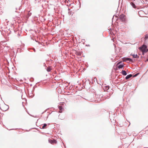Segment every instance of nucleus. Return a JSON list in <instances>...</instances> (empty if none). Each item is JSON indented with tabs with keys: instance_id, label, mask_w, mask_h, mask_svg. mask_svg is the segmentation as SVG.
Listing matches in <instances>:
<instances>
[{
	"instance_id": "f257e3e1",
	"label": "nucleus",
	"mask_w": 148,
	"mask_h": 148,
	"mask_svg": "<svg viewBox=\"0 0 148 148\" xmlns=\"http://www.w3.org/2000/svg\"><path fill=\"white\" fill-rule=\"evenodd\" d=\"M147 46L145 45H143L141 47L139 48V49L141 51L143 55L144 54L145 52H146L148 51L147 48Z\"/></svg>"
},
{
	"instance_id": "f03ea898",
	"label": "nucleus",
	"mask_w": 148,
	"mask_h": 148,
	"mask_svg": "<svg viewBox=\"0 0 148 148\" xmlns=\"http://www.w3.org/2000/svg\"><path fill=\"white\" fill-rule=\"evenodd\" d=\"M119 19L122 22H125V16L123 14L121 15L119 17Z\"/></svg>"
},
{
	"instance_id": "7ed1b4c3",
	"label": "nucleus",
	"mask_w": 148,
	"mask_h": 148,
	"mask_svg": "<svg viewBox=\"0 0 148 148\" xmlns=\"http://www.w3.org/2000/svg\"><path fill=\"white\" fill-rule=\"evenodd\" d=\"M48 141L49 142L52 144H56L57 143V141L55 139H49Z\"/></svg>"
},
{
	"instance_id": "20e7f679",
	"label": "nucleus",
	"mask_w": 148,
	"mask_h": 148,
	"mask_svg": "<svg viewBox=\"0 0 148 148\" xmlns=\"http://www.w3.org/2000/svg\"><path fill=\"white\" fill-rule=\"evenodd\" d=\"M58 108L59 109V112L62 113V111H63L64 110V108H63L61 106H59Z\"/></svg>"
},
{
	"instance_id": "39448f33",
	"label": "nucleus",
	"mask_w": 148,
	"mask_h": 148,
	"mask_svg": "<svg viewBox=\"0 0 148 148\" xmlns=\"http://www.w3.org/2000/svg\"><path fill=\"white\" fill-rule=\"evenodd\" d=\"M127 60H129L131 62H132V61L131 59L128 58H125L123 59V61H126Z\"/></svg>"
},
{
	"instance_id": "423d86ee",
	"label": "nucleus",
	"mask_w": 148,
	"mask_h": 148,
	"mask_svg": "<svg viewBox=\"0 0 148 148\" xmlns=\"http://www.w3.org/2000/svg\"><path fill=\"white\" fill-rule=\"evenodd\" d=\"M130 3V4L132 6V7L133 8H136V5H135V4H134V3L133 2H131Z\"/></svg>"
},
{
	"instance_id": "0eeeda50",
	"label": "nucleus",
	"mask_w": 148,
	"mask_h": 148,
	"mask_svg": "<svg viewBox=\"0 0 148 148\" xmlns=\"http://www.w3.org/2000/svg\"><path fill=\"white\" fill-rule=\"evenodd\" d=\"M119 69H122L124 67V66L123 64H121L117 66Z\"/></svg>"
},
{
	"instance_id": "6e6552de",
	"label": "nucleus",
	"mask_w": 148,
	"mask_h": 148,
	"mask_svg": "<svg viewBox=\"0 0 148 148\" xmlns=\"http://www.w3.org/2000/svg\"><path fill=\"white\" fill-rule=\"evenodd\" d=\"M132 76V74H130L127 75L126 77H125V79H127L130 77H131Z\"/></svg>"
},
{
	"instance_id": "1a4fd4ad",
	"label": "nucleus",
	"mask_w": 148,
	"mask_h": 148,
	"mask_svg": "<svg viewBox=\"0 0 148 148\" xmlns=\"http://www.w3.org/2000/svg\"><path fill=\"white\" fill-rule=\"evenodd\" d=\"M131 55H132L133 57L134 58H139V56L137 55V54H132Z\"/></svg>"
},
{
	"instance_id": "9d476101",
	"label": "nucleus",
	"mask_w": 148,
	"mask_h": 148,
	"mask_svg": "<svg viewBox=\"0 0 148 148\" xmlns=\"http://www.w3.org/2000/svg\"><path fill=\"white\" fill-rule=\"evenodd\" d=\"M52 69L51 68V67L50 66L48 67L47 68V71L48 72H50L51 71V70Z\"/></svg>"
},
{
	"instance_id": "9b49d317",
	"label": "nucleus",
	"mask_w": 148,
	"mask_h": 148,
	"mask_svg": "<svg viewBox=\"0 0 148 148\" xmlns=\"http://www.w3.org/2000/svg\"><path fill=\"white\" fill-rule=\"evenodd\" d=\"M122 73L123 75H127V73L125 71L123 70L122 71Z\"/></svg>"
},
{
	"instance_id": "f8f14e48",
	"label": "nucleus",
	"mask_w": 148,
	"mask_h": 148,
	"mask_svg": "<svg viewBox=\"0 0 148 148\" xmlns=\"http://www.w3.org/2000/svg\"><path fill=\"white\" fill-rule=\"evenodd\" d=\"M47 126V125L46 124H44L42 126V128L43 129H44L46 128V127Z\"/></svg>"
},
{
	"instance_id": "ddd939ff",
	"label": "nucleus",
	"mask_w": 148,
	"mask_h": 148,
	"mask_svg": "<svg viewBox=\"0 0 148 148\" xmlns=\"http://www.w3.org/2000/svg\"><path fill=\"white\" fill-rule=\"evenodd\" d=\"M144 39L146 40L147 39H148V33L145 35Z\"/></svg>"
},
{
	"instance_id": "4468645a",
	"label": "nucleus",
	"mask_w": 148,
	"mask_h": 148,
	"mask_svg": "<svg viewBox=\"0 0 148 148\" xmlns=\"http://www.w3.org/2000/svg\"><path fill=\"white\" fill-rule=\"evenodd\" d=\"M109 87L108 86H106L105 87V90H107L109 89Z\"/></svg>"
},
{
	"instance_id": "2eb2a0df",
	"label": "nucleus",
	"mask_w": 148,
	"mask_h": 148,
	"mask_svg": "<svg viewBox=\"0 0 148 148\" xmlns=\"http://www.w3.org/2000/svg\"><path fill=\"white\" fill-rule=\"evenodd\" d=\"M121 63V61H120L117 64V66L120 63Z\"/></svg>"
},
{
	"instance_id": "dca6fc26",
	"label": "nucleus",
	"mask_w": 148,
	"mask_h": 148,
	"mask_svg": "<svg viewBox=\"0 0 148 148\" xmlns=\"http://www.w3.org/2000/svg\"><path fill=\"white\" fill-rule=\"evenodd\" d=\"M5 106H6V107H8V106H7V105H4V106H2V107L3 108V107H5Z\"/></svg>"
},
{
	"instance_id": "f3484780",
	"label": "nucleus",
	"mask_w": 148,
	"mask_h": 148,
	"mask_svg": "<svg viewBox=\"0 0 148 148\" xmlns=\"http://www.w3.org/2000/svg\"><path fill=\"white\" fill-rule=\"evenodd\" d=\"M146 61H148V59Z\"/></svg>"
}]
</instances>
